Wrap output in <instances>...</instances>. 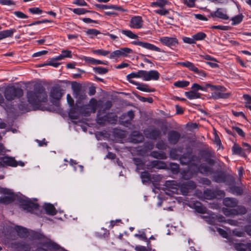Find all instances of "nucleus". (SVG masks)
<instances>
[{"mask_svg": "<svg viewBox=\"0 0 251 251\" xmlns=\"http://www.w3.org/2000/svg\"><path fill=\"white\" fill-rule=\"evenodd\" d=\"M28 102L33 106H40L42 102L48 101V95L45 88L40 84H35L34 90L26 93Z\"/></svg>", "mask_w": 251, "mask_h": 251, "instance_id": "1", "label": "nucleus"}, {"mask_svg": "<svg viewBox=\"0 0 251 251\" xmlns=\"http://www.w3.org/2000/svg\"><path fill=\"white\" fill-rule=\"evenodd\" d=\"M210 88L212 92L211 93V97L214 100L220 99H227L230 96V93H226V88L222 85H214L209 83H206L204 86L195 83L192 84V89H194L196 92L201 90L206 92L207 89Z\"/></svg>", "mask_w": 251, "mask_h": 251, "instance_id": "2", "label": "nucleus"}, {"mask_svg": "<svg viewBox=\"0 0 251 251\" xmlns=\"http://www.w3.org/2000/svg\"><path fill=\"white\" fill-rule=\"evenodd\" d=\"M3 94L7 101L6 103L9 104V102H11L16 98L20 99L24 95V91L21 87L11 85L7 87L5 89Z\"/></svg>", "mask_w": 251, "mask_h": 251, "instance_id": "3", "label": "nucleus"}, {"mask_svg": "<svg viewBox=\"0 0 251 251\" xmlns=\"http://www.w3.org/2000/svg\"><path fill=\"white\" fill-rule=\"evenodd\" d=\"M64 93V90L59 85H56L51 87L50 93V102L56 106L60 105V100Z\"/></svg>", "mask_w": 251, "mask_h": 251, "instance_id": "4", "label": "nucleus"}, {"mask_svg": "<svg viewBox=\"0 0 251 251\" xmlns=\"http://www.w3.org/2000/svg\"><path fill=\"white\" fill-rule=\"evenodd\" d=\"M133 51L128 48H121L119 50L113 51L110 53L108 57L111 59H118L120 57H126L128 54L132 53Z\"/></svg>", "mask_w": 251, "mask_h": 251, "instance_id": "5", "label": "nucleus"}, {"mask_svg": "<svg viewBox=\"0 0 251 251\" xmlns=\"http://www.w3.org/2000/svg\"><path fill=\"white\" fill-rule=\"evenodd\" d=\"M66 112L70 119L75 124H76V122L73 120H78L79 121L83 116L86 117L90 115L91 112L94 113V111H67Z\"/></svg>", "mask_w": 251, "mask_h": 251, "instance_id": "6", "label": "nucleus"}, {"mask_svg": "<svg viewBox=\"0 0 251 251\" xmlns=\"http://www.w3.org/2000/svg\"><path fill=\"white\" fill-rule=\"evenodd\" d=\"M179 159L180 163L182 165L194 164V163L193 162H200L199 158L196 155H193L191 152L184 153L180 157Z\"/></svg>", "mask_w": 251, "mask_h": 251, "instance_id": "7", "label": "nucleus"}, {"mask_svg": "<svg viewBox=\"0 0 251 251\" xmlns=\"http://www.w3.org/2000/svg\"><path fill=\"white\" fill-rule=\"evenodd\" d=\"M159 41L163 45L167 46L172 49L176 48L178 44V40L176 37L164 36L160 37Z\"/></svg>", "mask_w": 251, "mask_h": 251, "instance_id": "8", "label": "nucleus"}, {"mask_svg": "<svg viewBox=\"0 0 251 251\" xmlns=\"http://www.w3.org/2000/svg\"><path fill=\"white\" fill-rule=\"evenodd\" d=\"M101 111H99V113L98 114L97 117V123L99 124H105L106 122L111 124H115L117 121L118 117L114 113L108 114L106 115H105L103 117V119L101 120L99 116L100 115Z\"/></svg>", "mask_w": 251, "mask_h": 251, "instance_id": "9", "label": "nucleus"}, {"mask_svg": "<svg viewBox=\"0 0 251 251\" xmlns=\"http://www.w3.org/2000/svg\"><path fill=\"white\" fill-rule=\"evenodd\" d=\"M132 43L134 45L142 47V48L146 49L149 50L155 51L157 52H162V50L159 48L155 46V45L146 42H143L137 40L133 41Z\"/></svg>", "mask_w": 251, "mask_h": 251, "instance_id": "10", "label": "nucleus"}, {"mask_svg": "<svg viewBox=\"0 0 251 251\" xmlns=\"http://www.w3.org/2000/svg\"><path fill=\"white\" fill-rule=\"evenodd\" d=\"M144 133L147 138L156 140L161 137V131L159 129L154 128H148L144 130Z\"/></svg>", "mask_w": 251, "mask_h": 251, "instance_id": "11", "label": "nucleus"}, {"mask_svg": "<svg viewBox=\"0 0 251 251\" xmlns=\"http://www.w3.org/2000/svg\"><path fill=\"white\" fill-rule=\"evenodd\" d=\"M160 74L156 70H150L149 71L144 70V81L158 80Z\"/></svg>", "mask_w": 251, "mask_h": 251, "instance_id": "12", "label": "nucleus"}, {"mask_svg": "<svg viewBox=\"0 0 251 251\" xmlns=\"http://www.w3.org/2000/svg\"><path fill=\"white\" fill-rule=\"evenodd\" d=\"M20 207L23 210L27 212H32L34 210L38 208L39 205L37 203L31 201H26L20 204Z\"/></svg>", "mask_w": 251, "mask_h": 251, "instance_id": "13", "label": "nucleus"}, {"mask_svg": "<svg viewBox=\"0 0 251 251\" xmlns=\"http://www.w3.org/2000/svg\"><path fill=\"white\" fill-rule=\"evenodd\" d=\"M143 21L141 16H134L130 21V26L133 28L139 29L142 27Z\"/></svg>", "mask_w": 251, "mask_h": 251, "instance_id": "14", "label": "nucleus"}, {"mask_svg": "<svg viewBox=\"0 0 251 251\" xmlns=\"http://www.w3.org/2000/svg\"><path fill=\"white\" fill-rule=\"evenodd\" d=\"M112 106L111 100H108L104 102L102 100H97L95 99V110H97V107L103 108V110H109Z\"/></svg>", "mask_w": 251, "mask_h": 251, "instance_id": "15", "label": "nucleus"}, {"mask_svg": "<svg viewBox=\"0 0 251 251\" xmlns=\"http://www.w3.org/2000/svg\"><path fill=\"white\" fill-rule=\"evenodd\" d=\"M180 134L179 132L175 130H171L168 134V140L170 144L175 145L179 141Z\"/></svg>", "mask_w": 251, "mask_h": 251, "instance_id": "16", "label": "nucleus"}, {"mask_svg": "<svg viewBox=\"0 0 251 251\" xmlns=\"http://www.w3.org/2000/svg\"><path fill=\"white\" fill-rule=\"evenodd\" d=\"M226 10L223 8H218L216 11L210 13V15L213 18H218L223 20H228L229 17L226 14Z\"/></svg>", "mask_w": 251, "mask_h": 251, "instance_id": "17", "label": "nucleus"}, {"mask_svg": "<svg viewBox=\"0 0 251 251\" xmlns=\"http://www.w3.org/2000/svg\"><path fill=\"white\" fill-rule=\"evenodd\" d=\"M95 7L99 8L100 9H114L119 11H126V10L122 8L120 6H118L117 5H106V4H95Z\"/></svg>", "mask_w": 251, "mask_h": 251, "instance_id": "18", "label": "nucleus"}, {"mask_svg": "<svg viewBox=\"0 0 251 251\" xmlns=\"http://www.w3.org/2000/svg\"><path fill=\"white\" fill-rule=\"evenodd\" d=\"M134 113L133 111H128L127 115H122L120 118V122L121 125L127 126L126 125L134 118Z\"/></svg>", "mask_w": 251, "mask_h": 251, "instance_id": "19", "label": "nucleus"}, {"mask_svg": "<svg viewBox=\"0 0 251 251\" xmlns=\"http://www.w3.org/2000/svg\"><path fill=\"white\" fill-rule=\"evenodd\" d=\"M131 83L137 86L136 89L145 92H152L155 91L154 88H150L148 84L139 83L137 81H132Z\"/></svg>", "mask_w": 251, "mask_h": 251, "instance_id": "20", "label": "nucleus"}, {"mask_svg": "<svg viewBox=\"0 0 251 251\" xmlns=\"http://www.w3.org/2000/svg\"><path fill=\"white\" fill-rule=\"evenodd\" d=\"M144 70H139L137 72H132L126 76V79L129 83L135 81L133 78H142L144 80Z\"/></svg>", "mask_w": 251, "mask_h": 251, "instance_id": "21", "label": "nucleus"}, {"mask_svg": "<svg viewBox=\"0 0 251 251\" xmlns=\"http://www.w3.org/2000/svg\"><path fill=\"white\" fill-rule=\"evenodd\" d=\"M2 162H0V166L2 163L4 165L9 166L11 167H17L18 166V162L15 159L11 157L4 156L1 159Z\"/></svg>", "mask_w": 251, "mask_h": 251, "instance_id": "22", "label": "nucleus"}, {"mask_svg": "<svg viewBox=\"0 0 251 251\" xmlns=\"http://www.w3.org/2000/svg\"><path fill=\"white\" fill-rule=\"evenodd\" d=\"M226 176L222 172H215L213 176V180L218 183L224 182L226 181Z\"/></svg>", "mask_w": 251, "mask_h": 251, "instance_id": "23", "label": "nucleus"}, {"mask_svg": "<svg viewBox=\"0 0 251 251\" xmlns=\"http://www.w3.org/2000/svg\"><path fill=\"white\" fill-rule=\"evenodd\" d=\"M15 32H16V30L14 28L0 31V40H3L6 38L13 37V34Z\"/></svg>", "mask_w": 251, "mask_h": 251, "instance_id": "24", "label": "nucleus"}, {"mask_svg": "<svg viewBox=\"0 0 251 251\" xmlns=\"http://www.w3.org/2000/svg\"><path fill=\"white\" fill-rule=\"evenodd\" d=\"M178 64L183 67L188 68L190 71H192L195 73L198 71V68L197 67V65L190 61H186L185 62H178Z\"/></svg>", "mask_w": 251, "mask_h": 251, "instance_id": "25", "label": "nucleus"}, {"mask_svg": "<svg viewBox=\"0 0 251 251\" xmlns=\"http://www.w3.org/2000/svg\"><path fill=\"white\" fill-rule=\"evenodd\" d=\"M224 204L229 207H236L238 203V201L234 198H226L223 201Z\"/></svg>", "mask_w": 251, "mask_h": 251, "instance_id": "26", "label": "nucleus"}, {"mask_svg": "<svg viewBox=\"0 0 251 251\" xmlns=\"http://www.w3.org/2000/svg\"><path fill=\"white\" fill-rule=\"evenodd\" d=\"M199 171L204 175H211L213 173L212 169L206 165L201 164L198 168Z\"/></svg>", "mask_w": 251, "mask_h": 251, "instance_id": "27", "label": "nucleus"}, {"mask_svg": "<svg viewBox=\"0 0 251 251\" xmlns=\"http://www.w3.org/2000/svg\"><path fill=\"white\" fill-rule=\"evenodd\" d=\"M201 94L196 92L194 89L185 92V96L189 100L200 98Z\"/></svg>", "mask_w": 251, "mask_h": 251, "instance_id": "28", "label": "nucleus"}, {"mask_svg": "<svg viewBox=\"0 0 251 251\" xmlns=\"http://www.w3.org/2000/svg\"><path fill=\"white\" fill-rule=\"evenodd\" d=\"M46 213L50 215H54L56 214V209L53 204L48 203L44 205Z\"/></svg>", "mask_w": 251, "mask_h": 251, "instance_id": "29", "label": "nucleus"}, {"mask_svg": "<svg viewBox=\"0 0 251 251\" xmlns=\"http://www.w3.org/2000/svg\"><path fill=\"white\" fill-rule=\"evenodd\" d=\"M16 230L17 232L18 235L21 238H25V237H27V236L28 235V230H27V228H26L25 227L20 226H18L16 227Z\"/></svg>", "mask_w": 251, "mask_h": 251, "instance_id": "30", "label": "nucleus"}, {"mask_svg": "<svg viewBox=\"0 0 251 251\" xmlns=\"http://www.w3.org/2000/svg\"><path fill=\"white\" fill-rule=\"evenodd\" d=\"M150 156L153 158L159 159H166L167 156L164 152L153 151L150 153Z\"/></svg>", "mask_w": 251, "mask_h": 251, "instance_id": "31", "label": "nucleus"}, {"mask_svg": "<svg viewBox=\"0 0 251 251\" xmlns=\"http://www.w3.org/2000/svg\"><path fill=\"white\" fill-rule=\"evenodd\" d=\"M168 2L167 0H156V1L151 2L150 5L152 7L163 8Z\"/></svg>", "mask_w": 251, "mask_h": 251, "instance_id": "32", "label": "nucleus"}, {"mask_svg": "<svg viewBox=\"0 0 251 251\" xmlns=\"http://www.w3.org/2000/svg\"><path fill=\"white\" fill-rule=\"evenodd\" d=\"M152 167L158 169H163L166 168V164L165 162L159 160H153L151 162Z\"/></svg>", "mask_w": 251, "mask_h": 251, "instance_id": "33", "label": "nucleus"}, {"mask_svg": "<svg viewBox=\"0 0 251 251\" xmlns=\"http://www.w3.org/2000/svg\"><path fill=\"white\" fill-rule=\"evenodd\" d=\"M244 17V16L242 14H239L232 17L230 20L232 21L231 25H239L243 21Z\"/></svg>", "mask_w": 251, "mask_h": 251, "instance_id": "34", "label": "nucleus"}, {"mask_svg": "<svg viewBox=\"0 0 251 251\" xmlns=\"http://www.w3.org/2000/svg\"><path fill=\"white\" fill-rule=\"evenodd\" d=\"M232 151L234 154L240 155L243 156L245 152L243 149L238 145L234 144L232 147Z\"/></svg>", "mask_w": 251, "mask_h": 251, "instance_id": "35", "label": "nucleus"}, {"mask_svg": "<svg viewBox=\"0 0 251 251\" xmlns=\"http://www.w3.org/2000/svg\"><path fill=\"white\" fill-rule=\"evenodd\" d=\"M30 235L34 239L44 240L46 239L45 235L38 231H31Z\"/></svg>", "mask_w": 251, "mask_h": 251, "instance_id": "36", "label": "nucleus"}, {"mask_svg": "<svg viewBox=\"0 0 251 251\" xmlns=\"http://www.w3.org/2000/svg\"><path fill=\"white\" fill-rule=\"evenodd\" d=\"M118 31L119 33H122V34L125 35L131 39H135L138 37L137 35L133 33L131 30H129L118 29Z\"/></svg>", "mask_w": 251, "mask_h": 251, "instance_id": "37", "label": "nucleus"}, {"mask_svg": "<svg viewBox=\"0 0 251 251\" xmlns=\"http://www.w3.org/2000/svg\"><path fill=\"white\" fill-rule=\"evenodd\" d=\"M247 209L245 207L243 206H238L236 208L233 209L232 212H234L235 215H244L247 213Z\"/></svg>", "mask_w": 251, "mask_h": 251, "instance_id": "38", "label": "nucleus"}, {"mask_svg": "<svg viewBox=\"0 0 251 251\" xmlns=\"http://www.w3.org/2000/svg\"><path fill=\"white\" fill-rule=\"evenodd\" d=\"M14 201V197L13 196H10L0 197V203H2L5 205L12 203Z\"/></svg>", "mask_w": 251, "mask_h": 251, "instance_id": "39", "label": "nucleus"}, {"mask_svg": "<svg viewBox=\"0 0 251 251\" xmlns=\"http://www.w3.org/2000/svg\"><path fill=\"white\" fill-rule=\"evenodd\" d=\"M193 36L195 43H196V41H201V40H204L205 38L207 36L206 34L203 32H197V33L194 34Z\"/></svg>", "mask_w": 251, "mask_h": 251, "instance_id": "40", "label": "nucleus"}, {"mask_svg": "<svg viewBox=\"0 0 251 251\" xmlns=\"http://www.w3.org/2000/svg\"><path fill=\"white\" fill-rule=\"evenodd\" d=\"M140 177L143 183L149 182L151 181V175L147 171L142 172L141 174Z\"/></svg>", "mask_w": 251, "mask_h": 251, "instance_id": "41", "label": "nucleus"}, {"mask_svg": "<svg viewBox=\"0 0 251 251\" xmlns=\"http://www.w3.org/2000/svg\"><path fill=\"white\" fill-rule=\"evenodd\" d=\"M230 191L233 194L236 195H241L243 193L242 189L238 186H232L230 187Z\"/></svg>", "mask_w": 251, "mask_h": 251, "instance_id": "42", "label": "nucleus"}, {"mask_svg": "<svg viewBox=\"0 0 251 251\" xmlns=\"http://www.w3.org/2000/svg\"><path fill=\"white\" fill-rule=\"evenodd\" d=\"M190 82L186 80H178L174 83V85L178 88H184L188 86Z\"/></svg>", "mask_w": 251, "mask_h": 251, "instance_id": "43", "label": "nucleus"}, {"mask_svg": "<svg viewBox=\"0 0 251 251\" xmlns=\"http://www.w3.org/2000/svg\"><path fill=\"white\" fill-rule=\"evenodd\" d=\"M72 88L74 91V95H78L80 93L81 89L80 84L76 82H74L72 84Z\"/></svg>", "mask_w": 251, "mask_h": 251, "instance_id": "44", "label": "nucleus"}, {"mask_svg": "<svg viewBox=\"0 0 251 251\" xmlns=\"http://www.w3.org/2000/svg\"><path fill=\"white\" fill-rule=\"evenodd\" d=\"M0 105L3 106L4 110H6V109H11L13 106L11 104H7L5 102L4 99L1 93H0Z\"/></svg>", "mask_w": 251, "mask_h": 251, "instance_id": "45", "label": "nucleus"}, {"mask_svg": "<svg viewBox=\"0 0 251 251\" xmlns=\"http://www.w3.org/2000/svg\"><path fill=\"white\" fill-rule=\"evenodd\" d=\"M108 69L102 67H95V74L99 75H104L107 73Z\"/></svg>", "mask_w": 251, "mask_h": 251, "instance_id": "46", "label": "nucleus"}, {"mask_svg": "<svg viewBox=\"0 0 251 251\" xmlns=\"http://www.w3.org/2000/svg\"><path fill=\"white\" fill-rule=\"evenodd\" d=\"M243 97L245 100V106L247 108L251 110V96L246 94L244 95Z\"/></svg>", "mask_w": 251, "mask_h": 251, "instance_id": "47", "label": "nucleus"}, {"mask_svg": "<svg viewBox=\"0 0 251 251\" xmlns=\"http://www.w3.org/2000/svg\"><path fill=\"white\" fill-rule=\"evenodd\" d=\"M204 195L207 199H213L215 197V194L211 190L207 189L204 191Z\"/></svg>", "mask_w": 251, "mask_h": 251, "instance_id": "48", "label": "nucleus"}, {"mask_svg": "<svg viewBox=\"0 0 251 251\" xmlns=\"http://www.w3.org/2000/svg\"><path fill=\"white\" fill-rule=\"evenodd\" d=\"M28 11L29 13L33 15L41 14L43 12V11L42 9L39 7H36L30 8L28 9Z\"/></svg>", "mask_w": 251, "mask_h": 251, "instance_id": "49", "label": "nucleus"}, {"mask_svg": "<svg viewBox=\"0 0 251 251\" xmlns=\"http://www.w3.org/2000/svg\"><path fill=\"white\" fill-rule=\"evenodd\" d=\"M110 52L109 50H106L102 49L95 50V54L98 55H101L106 56L110 53Z\"/></svg>", "mask_w": 251, "mask_h": 251, "instance_id": "50", "label": "nucleus"}, {"mask_svg": "<svg viewBox=\"0 0 251 251\" xmlns=\"http://www.w3.org/2000/svg\"><path fill=\"white\" fill-rule=\"evenodd\" d=\"M156 147L159 150H165L167 148L168 146L164 141L161 140L157 143Z\"/></svg>", "mask_w": 251, "mask_h": 251, "instance_id": "51", "label": "nucleus"}, {"mask_svg": "<svg viewBox=\"0 0 251 251\" xmlns=\"http://www.w3.org/2000/svg\"><path fill=\"white\" fill-rule=\"evenodd\" d=\"M71 10L75 14L77 15H82L86 13L88 11L84 8H73L71 9Z\"/></svg>", "mask_w": 251, "mask_h": 251, "instance_id": "52", "label": "nucleus"}, {"mask_svg": "<svg viewBox=\"0 0 251 251\" xmlns=\"http://www.w3.org/2000/svg\"><path fill=\"white\" fill-rule=\"evenodd\" d=\"M182 41L184 43L190 45L196 44L193 35L191 38L188 37H183L182 38Z\"/></svg>", "mask_w": 251, "mask_h": 251, "instance_id": "53", "label": "nucleus"}, {"mask_svg": "<svg viewBox=\"0 0 251 251\" xmlns=\"http://www.w3.org/2000/svg\"><path fill=\"white\" fill-rule=\"evenodd\" d=\"M55 61H56L54 60V59L51 58L50 59L49 62L47 64H43V65H41V66H45L46 65H50V66H53L55 68H57L60 65V63H58V62H55Z\"/></svg>", "mask_w": 251, "mask_h": 251, "instance_id": "54", "label": "nucleus"}, {"mask_svg": "<svg viewBox=\"0 0 251 251\" xmlns=\"http://www.w3.org/2000/svg\"><path fill=\"white\" fill-rule=\"evenodd\" d=\"M156 14H159L162 16H166L169 13V11L168 10L166 9L161 8L160 9L155 10L154 11Z\"/></svg>", "mask_w": 251, "mask_h": 251, "instance_id": "55", "label": "nucleus"}, {"mask_svg": "<svg viewBox=\"0 0 251 251\" xmlns=\"http://www.w3.org/2000/svg\"><path fill=\"white\" fill-rule=\"evenodd\" d=\"M170 157L174 160L177 159L179 158V155L177 153V150L176 149H173L170 151Z\"/></svg>", "mask_w": 251, "mask_h": 251, "instance_id": "56", "label": "nucleus"}, {"mask_svg": "<svg viewBox=\"0 0 251 251\" xmlns=\"http://www.w3.org/2000/svg\"><path fill=\"white\" fill-rule=\"evenodd\" d=\"M13 14L18 18L21 19H27L28 16L24 14L23 12L20 11H15L13 12Z\"/></svg>", "mask_w": 251, "mask_h": 251, "instance_id": "57", "label": "nucleus"}, {"mask_svg": "<svg viewBox=\"0 0 251 251\" xmlns=\"http://www.w3.org/2000/svg\"><path fill=\"white\" fill-rule=\"evenodd\" d=\"M136 97L142 102H148L149 103H152L153 102V99L151 97L146 98L139 95L137 96Z\"/></svg>", "mask_w": 251, "mask_h": 251, "instance_id": "58", "label": "nucleus"}, {"mask_svg": "<svg viewBox=\"0 0 251 251\" xmlns=\"http://www.w3.org/2000/svg\"><path fill=\"white\" fill-rule=\"evenodd\" d=\"M139 55L141 56V59L145 62L151 64V67L154 66V64H153V63L150 60H149V59H148V58H147L146 57V56L151 57V55H145V54H142V53H140V54H139Z\"/></svg>", "mask_w": 251, "mask_h": 251, "instance_id": "59", "label": "nucleus"}, {"mask_svg": "<svg viewBox=\"0 0 251 251\" xmlns=\"http://www.w3.org/2000/svg\"><path fill=\"white\" fill-rule=\"evenodd\" d=\"M211 28L215 29H220V30H228L229 29V27L228 26H226V25H213L211 27Z\"/></svg>", "mask_w": 251, "mask_h": 251, "instance_id": "60", "label": "nucleus"}, {"mask_svg": "<svg viewBox=\"0 0 251 251\" xmlns=\"http://www.w3.org/2000/svg\"><path fill=\"white\" fill-rule=\"evenodd\" d=\"M67 100L68 103L70 105V106L71 107L69 110H74L72 107L74 106V100L71 96L70 94H67Z\"/></svg>", "mask_w": 251, "mask_h": 251, "instance_id": "61", "label": "nucleus"}, {"mask_svg": "<svg viewBox=\"0 0 251 251\" xmlns=\"http://www.w3.org/2000/svg\"><path fill=\"white\" fill-rule=\"evenodd\" d=\"M233 209L223 208V211L224 214L227 216H234V212H232Z\"/></svg>", "mask_w": 251, "mask_h": 251, "instance_id": "62", "label": "nucleus"}, {"mask_svg": "<svg viewBox=\"0 0 251 251\" xmlns=\"http://www.w3.org/2000/svg\"><path fill=\"white\" fill-rule=\"evenodd\" d=\"M232 129L234 131H235L236 132L238 133L239 135H240L241 137H245V133L243 131V130L237 126H233Z\"/></svg>", "mask_w": 251, "mask_h": 251, "instance_id": "63", "label": "nucleus"}, {"mask_svg": "<svg viewBox=\"0 0 251 251\" xmlns=\"http://www.w3.org/2000/svg\"><path fill=\"white\" fill-rule=\"evenodd\" d=\"M196 209L197 211L200 213H206L207 209L205 207L202 206V205H196Z\"/></svg>", "mask_w": 251, "mask_h": 251, "instance_id": "64", "label": "nucleus"}]
</instances>
